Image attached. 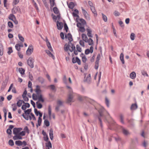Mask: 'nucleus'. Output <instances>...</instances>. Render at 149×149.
<instances>
[{"label": "nucleus", "instance_id": "1", "mask_svg": "<svg viewBox=\"0 0 149 149\" xmlns=\"http://www.w3.org/2000/svg\"><path fill=\"white\" fill-rule=\"evenodd\" d=\"M36 94L33 93L32 95V98L34 100H38L39 101H41L43 102L44 100L43 98L42 95L41 94V91L40 89V87L39 85L36 86V88L35 90Z\"/></svg>", "mask_w": 149, "mask_h": 149}, {"label": "nucleus", "instance_id": "2", "mask_svg": "<svg viewBox=\"0 0 149 149\" xmlns=\"http://www.w3.org/2000/svg\"><path fill=\"white\" fill-rule=\"evenodd\" d=\"M97 110L99 114V116H98V119L100 123V126L101 127H102V124L101 118L103 117L104 120H106L107 117L106 116H109V114L108 112L102 106H100L99 108L97 109Z\"/></svg>", "mask_w": 149, "mask_h": 149}, {"label": "nucleus", "instance_id": "3", "mask_svg": "<svg viewBox=\"0 0 149 149\" xmlns=\"http://www.w3.org/2000/svg\"><path fill=\"white\" fill-rule=\"evenodd\" d=\"M67 87L69 90V93L67 102V103H69L71 102H73V99L74 96V93H73L72 89L70 87L67 86Z\"/></svg>", "mask_w": 149, "mask_h": 149}, {"label": "nucleus", "instance_id": "4", "mask_svg": "<svg viewBox=\"0 0 149 149\" xmlns=\"http://www.w3.org/2000/svg\"><path fill=\"white\" fill-rule=\"evenodd\" d=\"M75 47L73 44H72L71 42H69L68 44H66L64 47L65 51H67L69 50L70 52H72L74 50V47Z\"/></svg>", "mask_w": 149, "mask_h": 149}, {"label": "nucleus", "instance_id": "5", "mask_svg": "<svg viewBox=\"0 0 149 149\" xmlns=\"http://www.w3.org/2000/svg\"><path fill=\"white\" fill-rule=\"evenodd\" d=\"M34 60L32 58L30 57L27 60V62L28 65L31 68H33Z\"/></svg>", "mask_w": 149, "mask_h": 149}, {"label": "nucleus", "instance_id": "6", "mask_svg": "<svg viewBox=\"0 0 149 149\" xmlns=\"http://www.w3.org/2000/svg\"><path fill=\"white\" fill-rule=\"evenodd\" d=\"M33 48L32 45H29L28 49L26 51V53L27 55L29 56L31 54L33 51Z\"/></svg>", "mask_w": 149, "mask_h": 149}, {"label": "nucleus", "instance_id": "7", "mask_svg": "<svg viewBox=\"0 0 149 149\" xmlns=\"http://www.w3.org/2000/svg\"><path fill=\"white\" fill-rule=\"evenodd\" d=\"M22 130L21 128H15L13 129V133L15 135L19 134L20 132Z\"/></svg>", "mask_w": 149, "mask_h": 149}, {"label": "nucleus", "instance_id": "8", "mask_svg": "<svg viewBox=\"0 0 149 149\" xmlns=\"http://www.w3.org/2000/svg\"><path fill=\"white\" fill-rule=\"evenodd\" d=\"M57 27L59 30H61L63 27V24L62 22H59L57 21L56 22Z\"/></svg>", "mask_w": 149, "mask_h": 149}, {"label": "nucleus", "instance_id": "9", "mask_svg": "<svg viewBox=\"0 0 149 149\" xmlns=\"http://www.w3.org/2000/svg\"><path fill=\"white\" fill-rule=\"evenodd\" d=\"M20 11V9L18 7H14L12 10L13 13L15 14Z\"/></svg>", "mask_w": 149, "mask_h": 149}, {"label": "nucleus", "instance_id": "10", "mask_svg": "<svg viewBox=\"0 0 149 149\" xmlns=\"http://www.w3.org/2000/svg\"><path fill=\"white\" fill-rule=\"evenodd\" d=\"M22 116L23 118L26 120H28L29 119L30 120H31L32 119L31 116L29 115H25L24 113H23L22 114Z\"/></svg>", "mask_w": 149, "mask_h": 149}, {"label": "nucleus", "instance_id": "11", "mask_svg": "<svg viewBox=\"0 0 149 149\" xmlns=\"http://www.w3.org/2000/svg\"><path fill=\"white\" fill-rule=\"evenodd\" d=\"M22 116L23 118L26 120H28L29 119L30 120H31L32 119L31 116L29 115H25L24 113H23L22 114Z\"/></svg>", "mask_w": 149, "mask_h": 149}, {"label": "nucleus", "instance_id": "12", "mask_svg": "<svg viewBox=\"0 0 149 149\" xmlns=\"http://www.w3.org/2000/svg\"><path fill=\"white\" fill-rule=\"evenodd\" d=\"M66 38H68L69 42H71L73 40L71 34L70 33L68 34L67 35L65 36Z\"/></svg>", "mask_w": 149, "mask_h": 149}, {"label": "nucleus", "instance_id": "13", "mask_svg": "<svg viewBox=\"0 0 149 149\" xmlns=\"http://www.w3.org/2000/svg\"><path fill=\"white\" fill-rule=\"evenodd\" d=\"M86 42L88 43L89 45H92L93 44V42L92 39L90 38L88 39Z\"/></svg>", "mask_w": 149, "mask_h": 149}, {"label": "nucleus", "instance_id": "14", "mask_svg": "<svg viewBox=\"0 0 149 149\" xmlns=\"http://www.w3.org/2000/svg\"><path fill=\"white\" fill-rule=\"evenodd\" d=\"M91 75L90 74H89L87 76L86 78L85 81L86 82L88 83H90L91 81Z\"/></svg>", "mask_w": 149, "mask_h": 149}, {"label": "nucleus", "instance_id": "15", "mask_svg": "<svg viewBox=\"0 0 149 149\" xmlns=\"http://www.w3.org/2000/svg\"><path fill=\"white\" fill-rule=\"evenodd\" d=\"M24 103V102L23 100H19L17 103V105L18 107H20L22 103Z\"/></svg>", "mask_w": 149, "mask_h": 149}, {"label": "nucleus", "instance_id": "16", "mask_svg": "<svg viewBox=\"0 0 149 149\" xmlns=\"http://www.w3.org/2000/svg\"><path fill=\"white\" fill-rule=\"evenodd\" d=\"M136 76V73L134 72H132L130 74V77L132 79H135Z\"/></svg>", "mask_w": 149, "mask_h": 149}, {"label": "nucleus", "instance_id": "17", "mask_svg": "<svg viewBox=\"0 0 149 149\" xmlns=\"http://www.w3.org/2000/svg\"><path fill=\"white\" fill-rule=\"evenodd\" d=\"M49 135L50 139L52 140L53 139V133L52 129H51L49 130Z\"/></svg>", "mask_w": 149, "mask_h": 149}, {"label": "nucleus", "instance_id": "18", "mask_svg": "<svg viewBox=\"0 0 149 149\" xmlns=\"http://www.w3.org/2000/svg\"><path fill=\"white\" fill-rule=\"evenodd\" d=\"M81 37L83 40L85 42L88 39V38L86 35L84 33H83L82 34Z\"/></svg>", "mask_w": 149, "mask_h": 149}, {"label": "nucleus", "instance_id": "19", "mask_svg": "<svg viewBox=\"0 0 149 149\" xmlns=\"http://www.w3.org/2000/svg\"><path fill=\"white\" fill-rule=\"evenodd\" d=\"M86 31L87 32V35L89 37H92V36L91 34L92 31L90 29H87Z\"/></svg>", "mask_w": 149, "mask_h": 149}, {"label": "nucleus", "instance_id": "20", "mask_svg": "<svg viewBox=\"0 0 149 149\" xmlns=\"http://www.w3.org/2000/svg\"><path fill=\"white\" fill-rule=\"evenodd\" d=\"M18 71L21 74V75H22L24 74L25 70L22 68H19V69Z\"/></svg>", "mask_w": 149, "mask_h": 149}, {"label": "nucleus", "instance_id": "21", "mask_svg": "<svg viewBox=\"0 0 149 149\" xmlns=\"http://www.w3.org/2000/svg\"><path fill=\"white\" fill-rule=\"evenodd\" d=\"M45 52H46L49 56L52 57L53 59H54V56L49 50H46Z\"/></svg>", "mask_w": 149, "mask_h": 149}, {"label": "nucleus", "instance_id": "22", "mask_svg": "<svg viewBox=\"0 0 149 149\" xmlns=\"http://www.w3.org/2000/svg\"><path fill=\"white\" fill-rule=\"evenodd\" d=\"M122 131L123 134L125 135H127L130 134L128 131L125 128H123Z\"/></svg>", "mask_w": 149, "mask_h": 149}, {"label": "nucleus", "instance_id": "23", "mask_svg": "<svg viewBox=\"0 0 149 149\" xmlns=\"http://www.w3.org/2000/svg\"><path fill=\"white\" fill-rule=\"evenodd\" d=\"M52 108L50 105H49L48 107V112L49 117L50 118L51 117Z\"/></svg>", "mask_w": 149, "mask_h": 149}, {"label": "nucleus", "instance_id": "24", "mask_svg": "<svg viewBox=\"0 0 149 149\" xmlns=\"http://www.w3.org/2000/svg\"><path fill=\"white\" fill-rule=\"evenodd\" d=\"M137 107L138 106L136 103L133 104L131 106V109L132 110H135L137 109Z\"/></svg>", "mask_w": 149, "mask_h": 149}, {"label": "nucleus", "instance_id": "25", "mask_svg": "<svg viewBox=\"0 0 149 149\" xmlns=\"http://www.w3.org/2000/svg\"><path fill=\"white\" fill-rule=\"evenodd\" d=\"M41 102V101H39L38 100V101L36 102L37 107V108L39 109H41L42 107V105L41 103L39 102Z\"/></svg>", "mask_w": 149, "mask_h": 149}, {"label": "nucleus", "instance_id": "26", "mask_svg": "<svg viewBox=\"0 0 149 149\" xmlns=\"http://www.w3.org/2000/svg\"><path fill=\"white\" fill-rule=\"evenodd\" d=\"M120 58L123 64H124L125 61L124 59V55L123 53H122L120 54Z\"/></svg>", "mask_w": 149, "mask_h": 149}, {"label": "nucleus", "instance_id": "27", "mask_svg": "<svg viewBox=\"0 0 149 149\" xmlns=\"http://www.w3.org/2000/svg\"><path fill=\"white\" fill-rule=\"evenodd\" d=\"M8 18L12 21H13L15 19L16 17L13 14H10L8 17Z\"/></svg>", "mask_w": 149, "mask_h": 149}, {"label": "nucleus", "instance_id": "28", "mask_svg": "<svg viewBox=\"0 0 149 149\" xmlns=\"http://www.w3.org/2000/svg\"><path fill=\"white\" fill-rule=\"evenodd\" d=\"M91 9L93 13L94 14V16H96L97 15V14L95 8L94 7H91Z\"/></svg>", "mask_w": 149, "mask_h": 149}, {"label": "nucleus", "instance_id": "29", "mask_svg": "<svg viewBox=\"0 0 149 149\" xmlns=\"http://www.w3.org/2000/svg\"><path fill=\"white\" fill-rule=\"evenodd\" d=\"M79 99L80 100H83L84 99H86L87 100H88L89 99L86 97H82L81 96H79Z\"/></svg>", "mask_w": 149, "mask_h": 149}, {"label": "nucleus", "instance_id": "30", "mask_svg": "<svg viewBox=\"0 0 149 149\" xmlns=\"http://www.w3.org/2000/svg\"><path fill=\"white\" fill-rule=\"evenodd\" d=\"M31 109H28L24 111V113L25 114V115H28L30 114L31 112Z\"/></svg>", "mask_w": 149, "mask_h": 149}, {"label": "nucleus", "instance_id": "31", "mask_svg": "<svg viewBox=\"0 0 149 149\" xmlns=\"http://www.w3.org/2000/svg\"><path fill=\"white\" fill-rule=\"evenodd\" d=\"M15 144L18 146H21L22 145V142L19 140L15 142Z\"/></svg>", "mask_w": 149, "mask_h": 149}, {"label": "nucleus", "instance_id": "32", "mask_svg": "<svg viewBox=\"0 0 149 149\" xmlns=\"http://www.w3.org/2000/svg\"><path fill=\"white\" fill-rule=\"evenodd\" d=\"M42 119L41 118H40V117H38V124H37L36 125V126L37 127H38V126H40L41 123L42 122Z\"/></svg>", "mask_w": 149, "mask_h": 149}, {"label": "nucleus", "instance_id": "33", "mask_svg": "<svg viewBox=\"0 0 149 149\" xmlns=\"http://www.w3.org/2000/svg\"><path fill=\"white\" fill-rule=\"evenodd\" d=\"M63 83L65 85H67L68 84L67 79L65 75H64L63 78Z\"/></svg>", "mask_w": 149, "mask_h": 149}, {"label": "nucleus", "instance_id": "34", "mask_svg": "<svg viewBox=\"0 0 149 149\" xmlns=\"http://www.w3.org/2000/svg\"><path fill=\"white\" fill-rule=\"evenodd\" d=\"M18 37L19 40L22 41V42H23L24 41V38L22 37L20 34H18Z\"/></svg>", "mask_w": 149, "mask_h": 149}, {"label": "nucleus", "instance_id": "35", "mask_svg": "<svg viewBox=\"0 0 149 149\" xmlns=\"http://www.w3.org/2000/svg\"><path fill=\"white\" fill-rule=\"evenodd\" d=\"M102 17L103 20L105 22H107V17L102 13Z\"/></svg>", "mask_w": 149, "mask_h": 149}, {"label": "nucleus", "instance_id": "36", "mask_svg": "<svg viewBox=\"0 0 149 149\" xmlns=\"http://www.w3.org/2000/svg\"><path fill=\"white\" fill-rule=\"evenodd\" d=\"M68 6L69 8L71 9H72L74 6V5L73 3L72 2H70L68 5Z\"/></svg>", "mask_w": 149, "mask_h": 149}, {"label": "nucleus", "instance_id": "37", "mask_svg": "<svg viewBox=\"0 0 149 149\" xmlns=\"http://www.w3.org/2000/svg\"><path fill=\"white\" fill-rule=\"evenodd\" d=\"M15 48L18 51V52L20 51L21 49L20 47H19V44H17L15 45Z\"/></svg>", "mask_w": 149, "mask_h": 149}, {"label": "nucleus", "instance_id": "38", "mask_svg": "<svg viewBox=\"0 0 149 149\" xmlns=\"http://www.w3.org/2000/svg\"><path fill=\"white\" fill-rule=\"evenodd\" d=\"M12 106L13 108V111H15L17 109V105L15 104H12Z\"/></svg>", "mask_w": 149, "mask_h": 149}, {"label": "nucleus", "instance_id": "39", "mask_svg": "<svg viewBox=\"0 0 149 149\" xmlns=\"http://www.w3.org/2000/svg\"><path fill=\"white\" fill-rule=\"evenodd\" d=\"M44 124L47 127L49 126L50 125L49 122L47 120H44Z\"/></svg>", "mask_w": 149, "mask_h": 149}, {"label": "nucleus", "instance_id": "40", "mask_svg": "<svg viewBox=\"0 0 149 149\" xmlns=\"http://www.w3.org/2000/svg\"><path fill=\"white\" fill-rule=\"evenodd\" d=\"M53 11L54 13L56 14L59 13V11L58 9L56 7H54L53 8Z\"/></svg>", "mask_w": 149, "mask_h": 149}, {"label": "nucleus", "instance_id": "41", "mask_svg": "<svg viewBox=\"0 0 149 149\" xmlns=\"http://www.w3.org/2000/svg\"><path fill=\"white\" fill-rule=\"evenodd\" d=\"M46 146L48 148H52V144L50 141H49L47 143H46Z\"/></svg>", "mask_w": 149, "mask_h": 149}, {"label": "nucleus", "instance_id": "42", "mask_svg": "<svg viewBox=\"0 0 149 149\" xmlns=\"http://www.w3.org/2000/svg\"><path fill=\"white\" fill-rule=\"evenodd\" d=\"M57 105L59 106H62L63 105V102L59 100L57 101Z\"/></svg>", "mask_w": 149, "mask_h": 149}, {"label": "nucleus", "instance_id": "43", "mask_svg": "<svg viewBox=\"0 0 149 149\" xmlns=\"http://www.w3.org/2000/svg\"><path fill=\"white\" fill-rule=\"evenodd\" d=\"M141 73L142 75L144 76H146L147 77H148V76L147 72L146 71H145L144 70L141 71Z\"/></svg>", "mask_w": 149, "mask_h": 149}, {"label": "nucleus", "instance_id": "44", "mask_svg": "<svg viewBox=\"0 0 149 149\" xmlns=\"http://www.w3.org/2000/svg\"><path fill=\"white\" fill-rule=\"evenodd\" d=\"M135 35L134 33H132L130 35V38L132 40H133L135 39Z\"/></svg>", "mask_w": 149, "mask_h": 149}, {"label": "nucleus", "instance_id": "45", "mask_svg": "<svg viewBox=\"0 0 149 149\" xmlns=\"http://www.w3.org/2000/svg\"><path fill=\"white\" fill-rule=\"evenodd\" d=\"M12 47H9L8 48V51L7 52L8 54L9 55H10L11 53L13 52Z\"/></svg>", "mask_w": 149, "mask_h": 149}, {"label": "nucleus", "instance_id": "46", "mask_svg": "<svg viewBox=\"0 0 149 149\" xmlns=\"http://www.w3.org/2000/svg\"><path fill=\"white\" fill-rule=\"evenodd\" d=\"M120 122L122 123V124H124V123L123 121V119H124V117L121 114L120 115Z\"/></svg>", "mask_w": 149, "mask_h": 149}, {"label": "nucleus", "instance_id": "47", "mask_svg": "<svg viewBox=\"0 0 149 149\" xmlns=\"http://www.w3.org/2000/svg\"><path fill=\"white\" fill-rule=\"evenodd\" d=\"M84 41L83 40H80L79 41V43L80 45L82 47H84L85 46Z\"/></svg>", "mask_w": 149, "mask_h": 149}, {"label": "nucleus", "instance_id": "48", "mask_svg": "<svg viewBox=\"0 0 149 149\" xmlns=\"http://www.w3.org/2000/svg\"><path fill=\"white\" fill-rule=\"evenodd\" d=\"M47 45L48 49L51 51H52V49L51 45L50 43L49 42H47Z\"/></svg>", "mask_w": 149, "mask_h": 149}, {"label": "nucleus", "instance_id": "49", "mask_svg": "<svg viewBox=\"0 0 149 149\" xmlns=\"http://www.w3.org/2000/svg\"><path fill=\"white\" fill-rule=\"evenodd\" d=\"M79 20L80 22L81 23V24H82L85 25L86 24V22L84 19H80Z\"/></svg>", "mask_w": 149, "mask_h": 149}, {"label": "nucleus", "instance_id": "50", "mask_svg": "<svg viewBox=\"0 0 149 149\" xmlns=\"http://www.w3.org/2000/svg\"><path fill=\"white\" fill-rule=\"evenodd\" d=\"M54 0H49L50 6L52 7H53L54 5Z\"/></svg>", "mask_w": 149, "mask_h": 149}, {"label": "nucleus", "instance_id": "51", "mask_svg": "<svg viewBox=\"0 0 149 149\" xmlns=\"http://www.w3.org/2000/svg\"><path fill=\"white\" fill-rule=\"evenodd\" d=\"M38 80L41 83H42L44 82V79L42 77H39L38 78Z\"/></svg>", "mask_w": 149, "mask_h": 149}, {"label": "nucleus", "instance_id": "52", "mask_svg": "<svg viewBox=\"0 0 149 149\" xmlns=\"http://www.w3.org/2000/svg\"><path fill=\"white\" fill-rule=\"evenodd\" d=\"M8 143L11 146H13L14 145V142L12 140H10L8 142Z\"/></svg>", "mask_w": 149, "mask_h": 149}, {"label": "nucleus", "instance_id": "53", "mask_svg": "<svg viewBox=\"0 0 149 149\" xmlns=\"http://www.w3.org/2000/svg\"><path fill=\"white\" fill-rule=\"evenodd\" d=\"M84 16L87 20L89 21L90 20V17L88 14L84 15Z\"/></svg>", "mask_w": 149, "mask_h": 149}, {"label": "nucleus", "instance_id": "54", "mask_svg": "<svg viewBox=\"0 0 149 149\" xmlns=\"http://www.w3.org/2000/svg\"><path fill=\"white\" fill-rule=\"evenodd\" d=\"M81 10L82 11V12L83 13V14L84 15H87V14H88L87 12H86V11L82 7H81Z\"/></svg>", "mask_w": 149, "mask_h": 149}, {"label": "nucleus", "instance_id": "55", "mask_svg": "<svg viewBox=\"0 0 149 149\" xmlns=\"http://www.w3.org/2000/svg\"><path fill=\"white\" fill-rule=\"evenodd\" d=\"M76 48L77 50L79 52H81V49L79 46V45H76Z\"/></svg>", "mask_w": 149, "mask_h": 149}, {"label": "nucleus", "instance_id": "56", "mask_svg": "<svg viewBox=\"0 0 149 149\" xmlns=\"http://www.w3.org/2000/svg\"><path fill=\"white\" fill-rule=\"evenodd\" d=\"M76 63L77 62L79 65H80L81 64V61L77 57H76Z\"/></svg>", "mask_w": 149, "mask_h": 149}, {"label": "nucleus", "instance_id": "57", "mask_svg": "<svg viewBox=\"0 0 149 149\" xmlns=\"http://www.w3.org/2000/svg\"><path fill=\"white\" fill-rule=\"evenodd\" d=\"M8 26L10 28H12L13 27V24L12 23L10 22H8Z\"/></svg>", "mask_w": 149, "mask_h": 149}, {"label": "nucleus", "instance_id": "58", "mask_svg": "<svg viewBox=\"0 0 149 149\" xmlns=\"http://www.w3.org/2000/svg\"><path fill=\"white\" fill-rule=\"evenodd\" d=\"M34 111L36 115V116H38L39 115V113H40V112L39 111H38L37 110V109L36 108L34 109Z\"/></svg>", "mask_w": 149, "mask_h": 149}, {"label": "nucleus", "instance_id": "59", "mask_svg": "<svg viewBox=\"0 0 149 149\" xmlns=\"http://www.w3.org/2000/svg\"><path fill=\"white\" fill-rule=\"evenodd\" d=\"M105 103L106 104L107 106L108 107H109V100L106 97L105 98Z\"/></svg>", "mask_w": 149, "mask_h": 149}, {"label": "nucleus", "instance_id": "60", "mask_svg": "<svg viewBox=\"0 0 149 149\" xmlns=\"http://www.w3.org/2000/svg\"><path fill=\"white\" fill-rule=\"evenodd\" d=\"M49 86L50 87L51 89H52V90L56 91V89L55 88V87L54 85H50Z\"/></svg>", "mask_w": 149, "mask_h": 149}, {"label": "nucleus", "instance_id": "61", "mask_svg": "<svg viewBox=\"0 0 149 149\" xmlns=\"http://www.w3.org/2000/svg\"><path fill=\"white\" fill-rule=\"evenodd\" d=\"M79 31L82 32H85V29L84 27H81L79 28Z\"/></svg>", "mask_w": 149, "mask_h": 149}, {"label": "nucleus", "instance_id": "62", "mask_svg": "<svg viewBox=\"0 0 149 149\" xmlns=\"http://www.w3.org/2000/svg\"><path fill=\"white\" fill-rule=\"evenodd\" d=\"M24 100L26 102H28L29 101V99L26 96H22Z\"/></svg>", "mask_w": 149, "mask_h": 149}, {"label": "nucleus", "instance_id": "63", "mask_svg": "<svg viewBox=\"0 0 149 149\" xmlns=\"http://www.w3.org/2000/svg\"><path fill=\"white\" fill-rule=\"evenodd\" d=\"M7 84L6 83L3 82L2 84L1 88L3 89H4L6 87V86Z\"/></svg>", "mask_w": 149, "mask_h": 149}, {"label": "nucleus", "instance_id": "64", "mask_svg": "<svg viewBox=\"0 0 149 149\" xmlns=\"http://www.w3.org/2000/svg\"><path fill=\"white\" fill-rule=\"evenodd\" d=\"M24 130L27 133H29V130L28 129V128L27 126H26L24 128Z\"/></svg>", "mask_w": 149, "mask_h": 149}]
</instances>
